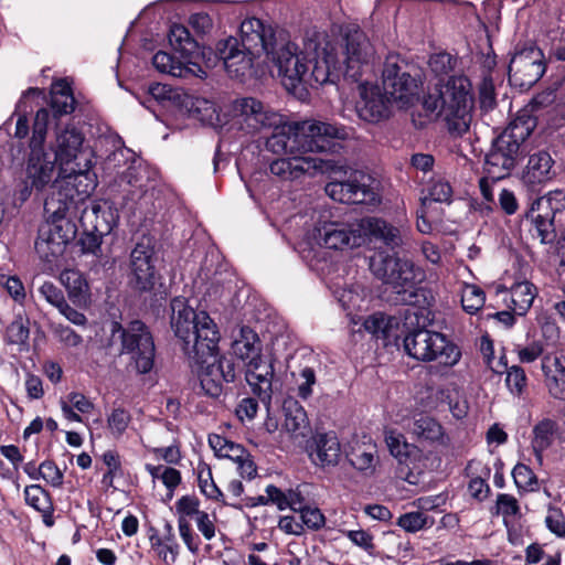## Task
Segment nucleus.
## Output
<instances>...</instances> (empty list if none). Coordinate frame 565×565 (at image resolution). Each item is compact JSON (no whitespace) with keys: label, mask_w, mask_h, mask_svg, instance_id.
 Returning <instances> with one entry per match:
<instances>
[{"label":"nucleus","mask_w":565,"mask_h":565,"mask_svg":"<svg viewBox=\"0 0 565 565\" xmlns=\"http://www.w3.org/2000/svg\"><path fill=\"white\" fill-rule=\"evenodd\" d=\"M317 238L329 249L359 247L363 244L362 234H360V220L323 222L317 228Z\"/></svg>","instance_id":"412c9836"},{"label":"nucleus","mask_w":565,"mask_h":565,"mask_svg":"<svg viewBox=\"0 0 565 565\" xmlns=\"http://www.w3.org/2000/svg\"><path fill=\"white\" fill-rule=\"evenodd\" d=\"M269 171L281 181H298L312 178L317 172L342 173L343 169L334 160L295 153L274 160L269 164Z\"/></svg>","instance_id":"4468645a"},{"label":"nucleus","mask_w":565,"mask_h":565,"mask_svg":"<svg viewBox=\"0 0 565 565\" xmlns=\"http://www.w3.org/2000/svg\"><path fill=\"white\" fill-rule=\"evenodd\" d=\"M298 513H300L302 526L312 531H318L324 526L326 518L320 509L306 505Z\"/></svg>","instance_id":"bf43d9fd"},{"label":"nucleus","mask_w":565,"mask_h":565,"mask_svg":"<svg viewBox=\"0 0 565 565\" xmlns=\"http://www.w3.org/2000/svg\"><path fill=\"white\" fill-rule=\"evenodd\" d=\"M200 500L195 495H183L175 502L178 520L194 519L200 514Z\"/></svg>","instance_id":"4d7b16f0"},{"label":"nucleus","mask_w":565,"mask_h":565,"mask_svg":"<svg viewBox=\"0 0 565 565\" xmlns=\"http://www.w3.org/2000/svg\"><path fill=\"white\" fill-rule=\"evenodd\" d=\"M344 77L362 82L373 72L374 49L363 31L351 29L344 35Z\"/></svg>","instance_id":"a211bd4d"},{"label":"nucleus","mask_w":565,"mask_h":565,"mask_svg":"<svg viewBox=\"0 0 565 565\" xmlns=\"http://www.w3.org/2000/svg\"><path fill=\"white\" fill-rule=\"evenodd\" d=\"M536 296V288L530 281H520L513 284L510 289L509 309L516 316H524L532 307Z\"/></svg>","instance_id":"f704fd0d"},{"label":"nucleus","mask_w":565,"mask_h":565,"mask_svg":"<svg viewBox=\"0 0 565 565\" xmlns=\"http://www.w3.org/2000/svg\"><path fill=\"white\" fill-rule=\"evenodd\" d=\"M554 161L547 151L541 150L530 156L525 178L531 183H542L552 178Z\"/></svg>","instance_id":"c9c22d12"},{"label":"nucleus","mask_w":565,"mask_h":565,"mask_svg":"<svg viewBox=\"0 0 565 565\" xmlns=\"http://www.w3.org/2000/svg\"><path fill=\"white\" fill-rule=\"evenodd\" d=\"M544 73V54L540 47L533 43L518 44L508 67L510 83L521 89H527L532 87Z\"/></svg>","instance_id":"2eb2a0df"},{"label":"nucleus","mask_w":565,"mask_h":565,"mask_svg":"<svg viewBox=\"0 0 565 565\" xmlns=\"http://www.w3.org/2000/svg\"><path fill=\"white\" fill-rule=\"evenodd\" d=\"M44 212L47 221L40 226L34 248L39 257L53 264L63 256L66 246L76 237L77 227L67 212L56 207L55 199H45Z\"/></svg>","instance_id":"6e6552de"},{"label":"nucleus","mask_w":565,"mask_h":565,"mask_svg":"<svg viewBox=\"0 0 565 565\" xmlns=\"http://www.w3.org/2000/svg\"><path fill=\"white\" fill-rule=\"evenodd\" d=\"M526 375L519 365H513L507 371L505 383L509 391L514 395H520L526 385Z\"/></svg>","instance_id":"052dcab7"},{"label":"nucleus","mask_w":565,"mask_h":565,"mask_svg":"<svg viewBox=\"0 0 565 565\" xmlns=\"http://www.w3.org/2000/svg\"><path fill=\"white\" fill-rule=\"evenodd\" d=\"M84 136L75 127H65L56 134L54 156L60 162V167L76 163L82 168L87 167L93 159V150L84 146Z\"/></svg>","instance_id":"aec40b11"},{"label":"nucleus","mask_w":565,"mask_h":565,"mask_svg":"<svg viewBox=\"0 0 565 565\" xmlns=\"http://www.w3.org/2000/svg\"><path fill=\"white\" fill-rule=\"evenodd\" d=\"M383 89L391 99L407 107L418 98L422 77L418 70L397 56H387L382 71Z\"/></svg>","instance_id":"f8f14e48"},{"label":"nucleus","mask_w":565,"mask_h":565,"mask_svg":"<svg viewBox=\"0 0 565 565\" xmlns=\"http://www.w3.org/2000/svg\"><path fill=\"white\" fill-rule=\"evenodd\" d=\"M408 430L419 444L446 445L447 436L443 426L434 418L418 414L408 424Z\"/></svg>","instance_id":"c85d7f7f"},{"label":"nucleus","mask_w":565,"mask_h":565,"mask_svg":"<svg viewBox=\"0 0 565 565\" xmlns=\"http://www.w3.org/2000/svg\"><path fill=\"white\" fill-rule=\"evenodd\" d=\"M386 445L392 456L401 463L404 462L412 454L414 446L406 443L402 434L390 431L385 437Z\"/></svg>","instance_id":"603ef678"},{"label":"nucleus","mask_w":565,"mask_h":565,"mask_svg":"<svg viewBox=\"0 0 565 565\" xmlns=\"http://www.w3.org/2000/svg\"><path fill=\"white\" fill-rule=\"evenodd\" d=\"M427 195L422 199L425 205L427 201L439 203H450L452 188L448 181L441 177H433L426 188Z\"/></svg>","instance_id":"c03bdc74"},{"label":"nucleus","mask_w":565,"mask_h":565,"mask_svg":"<svg viewBox=\"0 0 565 565\" xmlns=\"http://www.w3.org/2000/svg\"><path fill=\"white\" fill-rule=\"evenodd\" d=\"M75 98L72 93V88L63 81L53 85L51 90L50 117L53 116L55 119L70 115L75 110Z\"/></svg>","instance_id":"473e14b6"},{"label":"nucleus","mask_w":565,"mask_h":565,"mask_svg":"<svg viewBox=\"0 0 565 565\" xmlns=\"http://www.w3.org/2000/svg\"><path fill=\"white\" fill-rule=\"evenodd\" d=\"M61 281L66 287L70 298L74 301H84L88 295V284L77 270H64Z\"/></svg>","instance_id":"79ce46f5"},{"label":"nucleus","mask_w":565,"mask_h":565,"mask_svg":"<svg viewBox=\"0 0 565 565\" xmlns=\"http://www.w3.org/2000/svg\"><path fill=\"white\" fill-rule=\"evenodd\" d=\"M371 269L391 288L386 298L391 305L423 307L428 303V290L417 285L425 274L412 260L380 254L372 259Z\"/></svg>","instance_id":"39448f33"},{"label":"nucleus","mask_w":565,"mask_h":565,"mask_svg":"<svg viewBox=\"0 0 565 565\" xmlns=\"http://www.w3.org/2000/svg\"><path fill=\"white\" fill-rule=\"evenodd\" d=\"M245 381L252 393L269 408L274 394L275 370L271 361L258 360L244 364Z\"/></svg>","instance_id":"b1692460"},{"label":"nucleus","mask_w":565,"mask_h":565,"mask_svg":"<svg viewBox=\"0 0 565 565\" xmlns=\"http://www.w3.org/2000/svg\"><path fill=\"white\" fill-rule=\"evenodd\" d=\"M537 125V119L531 114V110L523 109L509 124V126L493 139L491 148L498 153L514 161V166L525 154V140L533 132Z\"/></svg>","instance_id":"f3484780"},{"label":"nucleus","mask_w":565,"mask_h":565,"mask_svg":"<svg viewBox=\"0 0 565 565\" xmlns=\"http://www.w3.org/2000/svg\"><path fill=\"white\" fill-rule=\"evenodd\" d=\"M164 531L166 533L162 537H159L156 534L150 536L151 546L161 547L159 556H161L166 563H174L179 555L180 546L175 540L173 527L170 523H166Z\"/></svg>","instance_id":"58836bf2"},{"label":"nucleus","mask_w":565,"mask_h":565,"mask_svg":"<svg viewBox=\"0 0 565 565\" xmlns=\"http://www.w3.org/2000/svg\"><path fill=\"white\" fill-rule=\"evenodd\" d=\"M119 344L118 354L129 355V365L138 374H148L154 365L156 345L148 326L141 320H132L126 326L113 321L108 345Z\"/></svg>","instance_id":"0eeeda50"},{"label":"nucleus","mask_w":565,"mask_h":565,"mask_svg":"<svg viewBox=\"0 0 565 565\" xmlns=\"http://www.w3.org/2000/svg\"><path fill=\"white\" fill-rule=\"evenodd\" d=\"M514 168L513 160L502 157V153H498L492 148L486 154L483 170L493 182L509 177Z\"/></svg>","instance_id":"4c0bfd02"},{"label":"nucleus","mask_w":565,"mask_h":565,"mask_svg":"<svg viewBox=\"0 0 565 565\" xmlns=\"http://www.w3.org/2000/svg\"><path fill=\"white\" fill-rule=\"evenodd\" d=\"M90 169L92 162L87 163L86 169L76 163L60 167L53 183V192L47 199H55L56 207L67 213L78 203L86 202L95 189Z\"/></svg>","instance_id":"9d476101"},{"label":"nucleus","mask_w":565,"mask_h":565,"mask_svg":"<svg viewBox=\"0 0 565 565\" xmlns=\"http://www.w3.org/2000/svg\"><path fill=\"white\" fill-rule=\"evenodd\" d=\"M545 524L552 533L558 537H565V516L561 509L551 507L545 518Z\"/></svg>","instance_id":"0e129e2a"},{"label":"nucleus","mask_w":565,"mask_h":565,"mask_svg":"<svg viewBox=\"0 0 565 565\" xmlns=\"http://www.w3.org/2000/svg\"><path fill=\"white\" fill-rule=\"evenodd\" d=\"M375 446L352 447L345 457L350 465L365 475L373 473L375 469Z\"/></svg>","instance_id":"ea45409f"},{"label":"nucleus","mask_w":565,"mask_h":565,"mask_svg":"<svg viewBox=\"0 0 565 565\" xmlns=\"http://www.w3.org/2000/svg\"><path fill=\"white\" fill-rule=\"evenodd\" d=\"M393 324H397L395 318L379 312L367 317L362 326L365 331L377 339L390 340Z\"/></svg>","instance_id":"a19ab883"},{"label":"nucleus","mask_w":565,"mask_h":565,"mask_svg":"<svg viewBox=\"0 0 565 565\" xmlns=\"http://www.w3.org/2000/svg\"><path fill=\"white\" fill-rule=\"evenodd\" d=\"M131 416L128 411L118 407L113 409L107 418L108 428L115 437H120L127 429Z\"/></svg>","instance_id":"13d9d810"},{"label":"nucleus","mask_w":565,"mask_h":565,"mask_svg":"<svg viewBox=\"0 0 565 565\" xmlns=\"http://www.w3.org/2000/svg\"><path fill=\"white\" fill-rule=\"evenodd\" d=\"M497 508L498 513L504 516V522L507 523L508 516H515L520 513V505L518 500L507 493H501L497 498Z\"/></svg>","instance_id":"338daca9"},{"label":"nucleus","mask_w":565,"mask_h":565,"mask_svg":"<svg viewBox=\"0 0 565 565\" xmlns=\"http://www.w3.org/2000/svg\"><path fill=\"white\" fill-rule=\"evenodd\" d=\"M30 321L22 315H17L11 323L7 327L4 341L10 345H17L19 352H28L30 350Z\"/></svg>","instance_id":"e433bc0d"},{"label":"nucleus","mask_w":565,"mask_h":565,"mask_svg":"<svg viewBox=\"0 0 565 565\" xmlns=\"http://www.w3.org/2000/svg\"><path fill=\"white\" fill-rule=\"evenodd\" d=\"M512 477L515 486L519 489H527L531 491L536 489L535 487L537 486V477L529 466L524 463L515 465L512 470Z\"/></svg>","instance_id":"6e6d98bb"},{"label":"nucleus","mask_w":565,"mask_h":565,"mask_svg":"<svg viewBox=\"0 0 565 565\" xmlns=\"http://www.w3.org/2000/svg\"><path fill=\"white\" fill-rule=\"evenodd\" d=\"M471 83L465 75H452L439 83L423 99L429 116L443 117L449 134L461 137L468 132L472 120Z\"/></svg>","instance_id":"20e7f679"},{"label":"nucleus","mask_w":565,"mask_h":565,"mask_svg":"<svg viewBox=\"0 0 565 565\" xmlns=\"http://www.w3.org/2000/svg\"><path fill=\"white\" fill-rule=\"evenodd\" d=\"M557 428V423L551 418H544L533 427L531 446L539 462L543 461V452L552 446Z\"/></svg>","instance_id":"72a5a7b5"},{"label":"nucleus","mask_w":565,"mask_h":565,"mask_svg":"<svg viewBox=\"0 0 565 565\" xmlns=\"http://www.w3.org/2000/svg\"><path fill=\"white\" fill-rule=\"evenodd\" d=\"M152 65L160 73L169 74L173 77L186 78L196 76L203 78L206 72L195 61L177 60L171 54L159 51L152 57Z\"/></svg>","instance_id":"bb28decb"},{"label":"nucleus","mask_w":565,"mask_h":565,"mask_svg":"<svg viewBox=\"0 0 565 565\" xmlns=\"http://www.w3.org/2000/svg\"><path fill=\"white\" fill-rule=\"evenodd\" d=\"M360 89V99L356 103L359 117L367 122H380L390 116L388 95L383 94L381 88L369 83V76L356 82Z\"/></svg>","instance_id":"4be33fe9"},{"label":"nucleus","mask_w":565,"mask_h":565,"mask_svg":"<svg viewBox=\"0 0 565 565\" xmlns=\"http://www.w3.org/2000/svg\"><path fill=\"white\" fill-rule=\"evenodd\" d=\"M554 217V213L546 212L533 218L534 230L543 244L553 243L556 238Z\"/></svg>","instance_id":"8fccbe9b"},{"label":"nucleus","mask_w":565,"mask_h":565,"mask_svg":"<svg viewBox=\"0 0 565 565\" xmlns=\"http://www.w3.org/2000/svg\"><path fill=\"white\" fill-rule=\"evenodd\" d=\"M268 129H273V132L266 139V149L285 156L305 152L340 153L342 143L354 137L352 127L320 120L288 124L282 115L281 121L277 126H268Z\"/></svg>","instance_id":"7ed1b4c3"},{"label":"nucleus","mask_w":565,"mask_h":565,"mask_svg":"<svg viewBox=\"0 0 565 565\" xmlns=\"http://www.w3.org/2000/svg\"><path fill=\"white\" fill-rule=\"evenodd\" d=\"M478 93L480 107L484 110L493 109L497 105V94L493 78L490 74H483Z\"/></svg>","instance_id":"5fc2aeb1"},{"label":"nucleus","mask_w":565,"mask_h":565,"mask_svg":"<svg viewBox=\"0 0 565 565\" xmlns=\"http://www.w3.org/2000/svg\"><path fill=\"white\" fill-rule=\"evenodd\" d=\"M39 292L49 303L57 309L65 302L63 291L51 281H45L39 288Z\"/></svg>","instance_id":"774afa93"},{"label":"nucleus","mask_w":565,"mask_h":565,"mask_svg":"<svg viewBox=\"0 0 565 565\" xmlns=\"http://www.w3.org/2000/svg\"><path fill=\"white\" fill-rule=\"evenodd\" d=\"M360 234H362L363 244L367 238L381 241L391 249H395L403 244L399 228L375 216L360 218Z\"/></svg>","instance_id":"a878e982"},{"label":"nucleus","mask_w":565,"mask_h":565,"mask_svg":"<svg viewBox=\"0 0 565 565\" xmlns=\"http://www.w3.org/2000/svg\"><path fill=\"white\" fill-rule=\"evenodd\" d=\"M263 53L270 57L278 68L284 86L296 93L300 87H318L339 79L335 55L327 49L313 52L299 51L284 32L276 33L262 20L250 18L239 26V38L227 36L216 42V60L232 78L244 81L252 74L254 61Z\"/></svg>","instance_id":"f257e3e1"},{"label":"nucleus","mask_w":565,"mask_h":565,"mask_svg":"<svg viewBox=\"0 0 565 565\" xmlns=\"http://www.w3.org/2000/svg\"><path fill=\"white\" fill-rule=\"evenodd\" d=\"M217 355L218 350L210 360L212 371L214 370L217 373V376L221 377L225 383L235 382L237 374L241 372L239 364L234 361L233 356Z\"/></svg>","instance_id":"37998d69"},{"label":"nucleus","mask_w":565,"mask_h":565,"mask_svg":"<svg viewBox=\"0 0 565 565\" xmlns=\"http://www.w3.org/2000/svg\"><path fill=\"white\" fill-rule=\"evenodd\" d=\"M169 43L175 52L181 54L183 60L194 61L195 58L202 56V58L205 60L206 66L209 67H213L218 63L223 64L221 58H215L216 47L214 50L211 47H203L201 50L198 42L191 36L189 30L181 24H174L171 26L169 33Z\"/></svg>","instance_id":"393cba45"},{"label":"nucleus","mask_w":565,"mask_h":565,"mask_svg":"<svg viewBox=\"0 0 565 565\" xmlns=\"http://www.w3.org/2000/svg\"><path fill=\"white\" fill-rule=\"evenodd\" d=\"M131 160H134L132 152L127 148H117L109 153L104 162V169L109 173H119L122 171L121 168H126Z\"/></svg>","instance_id":"864d4df0"},{"label":"nucleus","mask_w":565,"mask_h":565,"mask_svg":"<svg viewBox=\"0 0 565 565\" xmlns=\"http://www.w3.org/2000/svg\"><path fill=\"white\" fill-rule=\"evenodd\" d=\"M459 63L456 55L448 52H438L429 57L428 65L430 71L438 77L451 76L450 73L455 72Z\"/></svg>","instance_id":"de8ad7c7"},{"label":"nucleus","mask_w":565,"mask_h":565,"mask_svg":"<svg viewBox=\"0 0 565 565\" xmlns=\"http://www.w3.org/2000/svg\"><path fill=\"white\" fill-rule=\"evenodd\" d=\"M170 309V326L183 353L191 363L203 370L200 376L202 390L211 397H218L223 392L224 381L212 371L210 364L220 342L216 323L205 311H195L182 297L173 298Z\"/></svg>","instance_id":"f03ea898"},{"label":"nucleus","mask_w":565,"mask_h":565,"mask_svg":"<svg viewBox=\"0 0 565 565\" xmlns=\"http://www.w3.org/2000/svg\"><path fill=\"white\" fill-rule=\"evenodd\" d=\"M198 482H199V488H200L201 492L206 498L222 502L223 504H226V505H231L234 508L237 507V503H235V502L227 503L224 501V494L218 489V487L215 484L213 477H212V471L210 468L203 467L199 470Z\"/></svg>","instance_id":"49530a36"},{"label":"nucleus","mask_w":565,"mask_h":565,"mask_svg":"<svg viewBox=\"0 0 565 565\" xmlns=\"http://www.w3.org/2000/svg\"><path fill=\"white\" fill-rule=\"evenodd\" d=\"M40 478H43L51 486L58 488L63 483V473L58 467L51 460H45L40 465V471L38 472Z\"/></svg>","instance_id":"69168bd1"},{"label":"nucleus","mask_w":565,"mask_h":565,"mask_svg":"<svg viewBox=\"0 0 565 565\" xmlns=\"http://www.w3.org/2000/svg\"><path fill=\"white\" fill-rule=\"evenodd\" d=\"M284 428L292 437H306L310 431L309 420L305 408L296 399L284 402Z\"/></svg>","instance_id":"2f4dec72"},{"label":"nucleus","mask_w":565,"mask_h":565,"mask_svg":"<svg viewBox=\"0 0 565 565\" xmlns=\"http://www.w3.org/2000/svg\"><path fill=\"white\" fill-rule=\"evenodd\" d=\"M157 241L153 236L142 235L130 252L128 264V285L138 294L154 290L160 275L156 268Z\"/></svg>","instance_id":"ddd939ff"},{"label":"nucleus","mask_w":565,"mask_h":565,"mask_svg":"<svg viewBox=\"0 0 565 565\" xmlns=\"http://www.w3.org/2000/svg\"><path fill=\"white\" fill-rule=\"evenodd\" d=\"M486 294L477 285L467 284L461 291L462 309L469 313H477L484 305Z\"/></svg>","instance_id":"09e8293b"},{"label":"nucleus","mask_w":565,"mask_h":565,"mask_svg":"<svg viewBox=\"0 0 565 565\" xmlns=\"http://www.w3.org/2000/svg\"><path fill=\"white\" fill-rule=\"evenodd\" d=\"M552 359L550 356H545L543 360H542V370L543 372L545 373L546 375V386L548 388V392L550 394L556 398V399H559V401H565V374L564 373H559L558 375L556 376H550L548 375V372L550 370L548 366H547V363L551 362ZM553 362L555 364H558V359L557 358H554L553 359Z\"/></svg>","instance_id":"3c124183"},{"label":"nucleus","mask_w":565,"mask_h":565,"mask_svg":"<svg viewBox=\"0 0 565 565\" xmlns=\"http://www.w3.org/2000/svg\"><path fill=\"white\" fill-rule=\"evenodd\" d=\"M49 124V110L40 108L33 122L30 154L25 168V186L21 191L22 200H26L32 190L42 191L47 185L53 189L54 180L57 177L56 162L58 160L52 150L44 148Z\"/></svg>","instance_id":"423d86ee"},{"label":"nucleus","mask_w":565,"mask_h":565,"mask_svg":"<svg viewBox=\"0 0 565 565\" xmlns=\"http://www.w3.org/2000/svg\"><path fill=\"white\" fill-rule=\"evenodd\" d=\"M335 162L343 169L342 173L322 172L331 179L324 190L332 200L347 204H376L380 202V195L373 188L370 175L360 171H351L344 164Z\"/></svg>","instance_id":"9b49d317"},{"label":"nucleus","mask_w":565,"mask_h":565,"mask_svg":"<svg viewBox=\"0 0 565 565\" xmlns=\"http://www.w3.org/2000/svg\"><path fill=\"white\" fill-rule=\"evenodd\" d=\"M535 205L537 210H541L545 205L548 210L547 212L554 213L555 215L557 212L565 210V194L563 191L550 192L545 198L537 200L533 204L532 210H534Z\"/></svg>","instance_id":"680f3d73"},{"label":"nucleus","mask_w":565,"mask_h":565,"mask_svg":"<svg viewBox=\"0 0 565 565\" xmlns=\"http://www.w3.org/2000/svg\"><path fill=\"white\" fill-rule=\"evenodd\" d=\"M537 125V119L531 114V110L523 109L509 124V126L493 139L491 148L498 153L514 161V166L525 154V140L533 132Z\"/></svg>","instance_id":"dca6fc26"},{"label":"nucleus","mask_w":565,"mask_h":565,"mask_svg":"<svg viewBox=\"0 0 565 565\" xmlns=\"http://www.w3.org/2000/svg\"><path fill=\"white\" fill-rule=\"evenodd\" d=\"M396 524L408 533H416L433 526L434 519L422 511H412L399 515Z\"/></svg>","instance_id":"a18cd8bd"},{"label":"nucleus","mask_w":565,"mask_h":565,"mask_svg":"<svg viewBox=\"0 0 565 565\" xmlns=\"http://www.w3.org/2000/svg\"><path fill=\"white\" fill-rule=\"evenodd\" d=\"M232 351L233 354L245 364L247 362H258V360H263L260 354V340L258 334L249 327L241 328L239 337L232 343Z\"/></svg>","instance_id":"c756f323"},{"label":"nucleus","mask_w":565,"mask_h":565,"mask_svg":"<svg viewBox=\"0 0 565 565\" xmlns=\"http://www.w3.org/2000/svg\"><path fill=\"white\" fill-rule=\"evenodd\" d=\"M234 125L248 135L267 130L268 126H277L281 115L254 97L237 98L232 104Z\"/></svg>","instance_id":"6ab92c4d"},{"label":"nucleus","mask_w":565,"mask_h":565,"mask_svg":"<svg viewBox=\"0 0 565 565\" xmlns=\"http://www.w3.org/2000/svg\"><path fill=\"white\" fill-rule=\"evenodd\" d=\"M78 216L83 231L109 234L118 222V211L109 202H83Z\"/></svg>","instance_id":"5701e85b"},{"label":"nucleus","mask_w":565,"mask_h":565,"mask_svg":"<svg viewBox=\"0 0 565 565\" xmlns=\"http://www.w3.org/2000/svg\"><path fill=\"white\" fill-rule=\"evenodd\" d=\"M310 449L309 456L315 465L326 468L339 463L341 445L334 433L316 435Z\"/></svg>","instance_id":"cd10ccee"},{"label":"nucleus","mask_w":565,"mask_h":565,"mask_svg":"<svg viewBox=\"0 0 565 565\" xmlns=\"http://www.w3.org/2000/svg\"><path fill=\"white\" fill-rule=\"evenodd\" d=\"M24 500L28 505L41 513L42 521L47 527L54 525V505L50 493L40 484H30L24 488Z\"/></svg>","instance_id":"7c9ffc66"},{"label":"nucleus","mask_w":565,"mask_h":565,"mask_svg":"<svg viewBox=\"0 0 565 565\" xmlns=\"http://www.w3.org/2000/svg\"><path fill=\"white\" fill-rule=\"evenodd\" d=\"M403 344L405 352L418 361L438 360L446 366H454L461 358L458 347L449 342L443 333L425 328L409 331Z\"/></svg>","instance_id":"1a4fd4ad"},{"label":"nucleus","mask_w":565,"mask_h":565,"mask_svg":"<svg viewBox=\"0 0 565 565\" xmlns=\"http://www.w3.org/2000/svg\"><path fill=\"white\" fill-rule=\"evenodd\" d=\"M52 332L54 337L58 339L60 342L70 348H76L83 342L82 335L75 332L68 326L54 324L52 327Z\"/></svg>","instance_id":"e2e57ef3"}]
</instances>
